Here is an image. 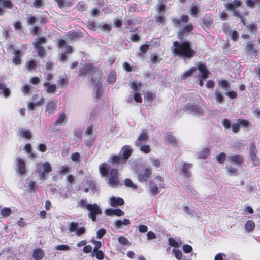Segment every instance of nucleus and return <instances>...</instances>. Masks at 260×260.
Returning a JSON list of instances; mask_svg holds the SVG:
<instances>
[{
  "label": "nucleus",
  "mask_w": 260,
  "mask_h": 260,
  "mask_svg": "<svg viewBox=\"0 0 260 260\" xmlns=\"http://www.w3.org/2000/svg\"><path fill=\"white\" fill-rule=\"evenodd\" d=\"M0 90L5 98H8L10 95V90L9 88H7L5 84L0 83Z\"/></svg>",
  "instance_id": "obj_33"
},
{
  "label": "nucleus",
  "mask_w": 260,
  "mask_h": 260,
  "mask_svg": "<svg viewBox=\"0 0 260 260\" xmlns=\"http://www.w3.org/2000/svg\"><path fill=\"white\" fill-rule=\"evenodd\" d=\"M210 151V149L208 148H204L201 151L198 152V157L200 159L206 158Z\"/></svg>",
  "instance_id": "obj_34"
},
{
  "label": "nucleus",
  "mask_w": 260,
  "mask_h": 260,
  "mask_svg": "<svg viewBox=\"0 0 260 260\" xmlns=\"http://www.w3.org/2000/svg\"><path fill=\"white\" fill-rule=\"evenodd\" d=\"M255 224L252 220H248L245 225V228L248 232H251L254 230Z\"/></svg>",
  "instance_id": "obj_38"
},
{
  "label": "nucleus",
  "mask_w": 260,
  "mask_h": 260,
  "mask_svg": "<svg viewBox=\"0 0 260 260\" xmlns=\"http://www.w3.org/2000/svg\"><path fill=\"white\" fill-rule=\"evenodd\" d=\"M39 20V18H36L34 16H31L27 18V22L29 25H33Z\"/></svg>",
  "instance_id": "obj_53"
},
{
  "label": "nucleus",
  "mask_w": 260,
  "mask_h": 260,
  "mask_svg": "<svg viewBox=\"0 0 260 260\" xmlns=\"http://www.w3.org/2000/svg\"><path fill=\"white\" fill-rule=\"evenodd\" d=\"M183 212L187 215H188L190 218L193 217L194 216L195 212L194 210L190 209L187 206H183L182 207Z\"/></svg>",
  "instance_id": "obj_37"
},
{
  "label": "nucleus",
  "mask_w": 260,
  "mask_h": 260,
  "mask_svg": "<svg viewBox=\"0 0 260 260\" xmlns=\"http://www.w3.org/2000/svg\"><path fill=\"white\" fill-rule=\"evenodd\" d=\"M148 138L146 132L143 130V132L139 136L135 142L136 146H140L143 143L145 142Z\"/></svg>",
  "instance_id": "obj_19"
},
{
  "label": "nucleus",
  "mask_w": 260,
  "mask_h": 260,
  "mask_svg": "<svg viewBox=\"0 0 260 260\" xmlns=\"http://www.w3.org/2000/svg\"><path fill=\"white\" fill-rule=\"evenodd\" d=\"M132 152V148L129 145H125L122 147L120 152V154L122 155V161L125 162L131 155Z\"/></svg>",
  "instance_id": "obj_15"
},
{
  "label": "nucleus",
  "mask_w": 260,
  "mask_h": 260,
  "mask_svg": "<svg viewBox=\"0 0 260 260\" xmlns=\"http://www.w3.org/2000/svg\"><path fill=\"white\" fill-rule=\"evenodd\" d=\"M140 147V150L146 153H149L151 150L150 146L148 145H141Z\"/></svg>",
  "instance_id": "obj_60"
},
{
  "label": "nucleus",
  "mask_w": 260,
  "mask_h": 260,
  "mask_svg": "<svg viewBox=\"0 0 260 260\" xmlns=\"http://www.w3.org/2000/svg\"><path fill=\"white\" fill-rule=\"evenodd\" d=\"M116 73L115 72H111L108 78V82L109 84H112L116 81Z\"/></svg>",
  "instance_id": "obj_44"
},
{
  "label": "nucleus",
  "mask_w": 260,
  "mask_h": 260,
  "mask_svg": "<svg viewBox=\"0 0 260 260\" xmlns=\"http://www.w3.org/2000/svg\"><path fill=\"white\" fill-rule=\"evenodd\" d=\"M93 254H95V257L99 260H102L104 258V253L101 250H96V251H93Z\"/></svg>",
  "instance_id": "obj_49"
},
{
  "label": "nucleus",
  "mask_w": 260,
  "mask_h": 260,
  "mask_svg": "<svg viewBox=\"0 0 260 260\" xmlns=\"http://www.w3.org/2000/svg\"><path fill=\"white\" fill-rule=\"evenodd\" d=\"M86 209L89 211L88 215L92 221H96V215L101 214L102 212L101 208L95 203L93 204H87Z\"/></svg>",
  "instance_id": "obj_7"
},
{
  "label": "nucleus",
  "mask_w": 260,
  "mask_h": 260,
  "mask_svg": "<svg viewBox=\"0 0 260 260\" xmlns=\"http://www.w3.org/2000/svg\"><path fill=\"white\" fill-rule=\"evenodd\" d=\"M173 251L175 254V257L177 259H180L182 257V252L177 249H173Z\"/></svg>",
  "instance_id": "obj_64"
},
{
  "label": "nucleus",
  "mask_w": 260,
  "mask_h": 260,
  "mask_svg": "<svg viewBox=\"0 0 260 260\" xmlns=\"http://www.w3.org/2000/svg\"><path fill=\"white\" fill-rule=\"evenodd\" d=\"M152 174V169L150 167L146 168L142 173L137 175V178L140 182H146L150 177Z\"/></svg>",
  "instance_id": "obj_10"
},
{
  "label": "nucleus",
  "mask_w": 260,
  "mask_h": 260,
  "mask_svg": "<svg viewBox=\"0 0 260 260\" xmlns=\"http://www.w3.org/2000/svg\"><path fill=\"white\" fill-rule=\"evenodd\" d=\"M222 124L223 126L225 128H226V129L230 128V127L231 126V124L230 120L226 118L223 119L222 120Z\"/></svg>",
  "instance_id": "obj_62"
},
{
  "label": "nucleus",
  "mask_w": 260,
  "mask_h": 260,
  "mask_svg": "<svg viewBox=\"0 0 260 260\" xmlns=\"http://www.w3.org/2000/svg\"><path fill=\"white\" fill-rule=\"evenodd\" d=\"M118 171L116 169H112L110 172V175L108 179V184L111 187H116L121 186L122 183L118 177Z\"/></svg>",
  "instance_id": "obj_4"
},
{
  "label": "nucleus",
  "mask_w": 260,
  "mask_h": 260,
  "mask_svg": "<svg viewBox=\"0 0 260 260\" xmlns=\"http://www.w3.org/2000/svg\"><path fill=\"white\" fill-rule=\"evenodd\" d=\"M93 126L90 125L87 127L85 132L84 141L86 145L88 147L93 145L96 138V135L93 134Z\"/></svg>",
  "instance_id": "obj_9"
},
{
  "label": "nucleus",
  "mask_w": 260,
  "mask_h": 260,
  "mask_svg": "<svg viewBox=\"0 0 260 260\" xmlns=\"http://www.w3.org/2000/svg\"><path fill=\"white\" fill-rule=\"evenodd\" d=\"M226 155L224 152H220L216 157L217 161L219 164H223L226 159Z\"/></svg>",
  "instance_id": "obj_36"
},
{
  "label": "nucleus",
  "mask_w": 260,
  "mask_h": 260,
  "mask_svg": "<svg viewBox=\"0 0 260 260\" xmlns=\"http://www.w3.org/2000/svg\"><path fill=\"white\" fill-rule=\"evenodd\" d=\"M166 139L167 142L175 146L176 144V141L175 138L172 135L169 134L166 136Z\"/></svg>",
  "instance_id": "obj_46"
},
{
  "label": "nucleus",
  "mask_w": 260,
  "mask_h": 260,
  "mask_svg": "<svg viewBox=\"0 0 260 260\" xmlns=\"http://www.w3.org/2000/svg\"><path fill=\"white\" fill-rule=\"evenodd\" d=\"M44 5V2L43 0H35L33 3V6L35 8H39Z\"/></svg>",
  "instance_id": "obj_63"
},
{
  "label": "nucleus",
  "mask_w": 260,
  "mask_h": 260,
  "mask_svg": "<svg viewBox=\"0 0 260 260\" xmlns=\"http://www.w3.org/2000/svg\"><path fill=\"white\" fill-rule=\"evenodd\" d=\"M45 102L43 97H41L40 100L36 102H31L28 104V108L30 110H34L35 106H39L43 105Z\"/></svg>",
  "instance_id": "obj_30"
},
{
  "label": "nucleus",
  "mask_w": 260,
  "mask_h": 260,
  "mask_svg": "<svg viewBox=\"0 0 260 260\" xmlns=\"http://www.w3.org/2000/svg\"><path fill=\"white\" fill-rule=\"evenodd\" d=\"M213 21L212 16L211 15L206 14L203 18V23L206 26H210Z\"/></svg>",
  "instance_id": "obj_29"
},
{
  "label": "nucleus",
  "mask_w": 260,
  "mask_h": 260,
  "mask_svg": "<svg viewBox=\"0 0 260 260\" xmlns=\"http://www.w3.org/2000/svg\"><path fill=\"white\" fill-rule=\"evenodd\" d=\"M52 171V168L49 162H45L40 165L37 170V173L41 180H46V175Z\"/></svg>",
  "instance_id": "obj_8"
},
{
  "label": "nucleus",
  "mask_w": 260,
  "mask_h": 260,
  "mask_svg": "<svg viewBox=\"0 0 260 260\" xmlns=\"http://www.w3.org/2000/svg\"><path fill=\"white\" fill-rule=\"evenodd\" d=\"M78 33L76 31H69L67 33L68 39L72 40L78 37Z\"/></svg>",
  "instance_id": "obj_50"
},
{
  "label": "nucleus",
  "mask_w": 260,
  "mask_h": 260,
  "mask_svg": "<svg viewBox=\"0 0 260 260\" xmlns=\"http://www.w3.org/2000/svg\"><path fill=\"white\" fill-rule=\"evenodd\" d=\"M193 25L192 24H189L186 25L182 29V32H180L178 35V37L181 39L182 36L185 33L190 32L193 30Z\"/></svg>",
  "instance_id": "obj_31"
},
{
  "label": "nucleus",
  "mask_w": 260,
  "mask_h": 260,
  "mask_svg": "<svg viewBox=\"0 0 260 260\" xmlns=\"http://www.w3.org/2000/svg\"><path fill=\"white\" fill-rule=\"evenodd\" d=\"M150 160L152 162V165L155 167H158L160 165V162L159 160L155 157H150Z\"/></svg>",
  "instance_id": "obj_59"
},
{
  "label": "nucleus",
  "mask_w": 260,
  "mask_h": 260,
  "mask_svg": "<svg viewBox=\"0 0 260 260\" xmlns=\"http://www.w3.org/2000/svg\"><path fill=\"white\" fill-rule=\"evenodd\" d=\"M77 9L80 11H84L86 10L87 6L84 1L79 2L76 6Z\"/></svg>",
  "instance_id": "obj_42"
},
{
  "label": "nucleus",
  "mask_w": 260,
  "mask_h": 260,
  "mask_svg": "<svg viewBox=\"0 0 260 260\" xmlns=\"http://www.w3.org/2000/svg\"><path fill=\"white\" fill-rule=\"evenodd\" d=\"M189 21V16L186 15H182L180 19L178 18H174L172 20V21L175 25V26L177 27L181 28L182 27V25L181 24V21L183 22L184 23H187Z\"/></svg>",
  "instance_id": "obj_17"
},
{
  "label": "nucleus",
  "mask_w": 260,
  "mask_h": 260,
  "mask_svg": "<svg viewBox=\"0 0 260 260\" xmlns=\"http://www.w3.org/2000/svg\"><path fill=\"white\" fill-rule=\"evenodd\" d=\"M257 150L254 144H252L250 147V157L253 164L254 166L258 165L259 160L257 156Z\"/></svg>",
  "instance_id": "obj_14"
},
{
  "label": "nucleus",
  "mask_w": 260,
  "mask_h": 260,
  "mask_svg": "<svg viewBox=\"0 0 260 260\" xmlns=\"http://www.w3.org/2000/svg\"><path fill=\"white\" fill-rule=\"evenodd\" d=\"M94 68V67H93V64L92 63H85L82 67L80 68L79 70V76L86 74L90 71H91L92 73L93 69Z\"/></svg>",
  "instance_id": "obj_18"
},
{
  "label": "nucleus",
  "mask_w": 260,
  "mask_h": 260,
  "mask_svg": "<svg viewBox=\"0 0 260 260\" xmlns=\"http://www.w3.org/2000/svg\"><path fill=\"white\" fill-rule=\"evenodd\" d=\"M14 56L12 62L16 65H19L21 63V57L22 54L20 50H14L13 51Z\"/></svg>",
  "instance_id": "obj_22"
},
{
  "label": "nucleus",
  "mask_w": 260,
  "mask_h": 260,
  "mask_svg": "<svg viewBox=\"0 0 260 260\" xmlns=\"http://www.w3.org/2000/svg\"><path fill=\"white\" fill-rule=\"evenodd\" d=\"M122 158L117 156H114L112 159L111 161L113 164H120V163H124V162L122 161Z\"/></svg>",
  "instance_id": "obj_57"
},
{
  "label": "nucleus",
  "mask_w": 260,
  "mask_h": 260,
  "mask_svg": "<svg viewBox=\"0 0 260 260\" xmlns=\"http://www.w3.org/2000/svg\"><path fill=\"white\" fill-rule=\"evenodd\" d=\"M155 179L157 181V184L153 180L150 182L149 189L152 196H156L159 193L158 188H163L165 187V184L161 177L156 176Z\"/></svg>",
  "instance_id": "obj_6"
},
{
  "label": "nucleus",
  "mask_w": 260,
  "mask_h": 260,
  "mask_svg": "<svg viewBox=\"0 0 260 260\" xmlns=\"http://www.w3.org/2000/svg\"><path fill=\"white\" fill-rule=\"evenodd\" d=\"M2 6L3 8L12 9L13 8V4L10 0H4Z\"/></svg>",
  "instance_id": "obj_48"
},
{
  "label": "nucleus",
  "mask_w": 260,
  "mask_h": 260,
  "mask_svg": "<svg viewBox=\"0 0 260 260\" xmlns=\"http://www.w3.org/2000/svg\"><path fill=\"white\" fill-rule=\"evenodd\" d=\"M197 69H198L199 71L202 73L200 76L203 79H206L208 77V71L207 69L205 64L199 62L197 66Z\"/></svg>",
  "instance_id": "obj_20"
},
{
  "label": "nucleus",
  "mask_w": 260,
  "mask_h": 260,
  "mask_svg": "<svg viewBox=\"0 0 260 260\" xmlns=\"http://www.w3.org/2000/svg\"><path fill=\"white\" fill-rule=\"evenodd\" d=\"M67 118L64 113H59L58 116L54 122L55 126L63 125L67 122Z\"/></svg>",
  "instance_id": "obj_23"
},
{
  "label": "nucleus",
  "mask_w": 260,
  "mask_h": 260,
  "mask_svg": "<svg viewBox=\"0 0 260 260\" xmlns=\"http://www.w3.org/2000/svg\"><path fill=\"white\" fill-rule=\"evenodd\" d=\"M44 255V251L40 248H37L34 250L32 256L36 260L42 259Z\"/></svg>",
  "instance_id": "obj_25"
},
{
  "label": "nucleus",
  "mask_w": 260,
  "mask_h": 260,
  "mask_svg": "<svg viewBox=\"0 0 260 260\" xmlns=\"http://www.w3.org/2000/svg\"><path fill=\"white\" fill-rule=\"evenodd\" d=\"M243 156L240 155H231L228 157L225 169L230 175H237L238 168L244 162Z\"/></svg>",
  "instance_id": "obj_2"
},
{
  "label": "nucleus",
  "mask_w": 260,
  "mask_h": 260,
  "mask_svg": "<svg viewBox=\"0 0 260 260\" xmlns=\"http://www.w3.org/2000/svg\"><path fill=\"white\" fill-rule=\"evenodd\" d=\"M190 15L193 17H197V15L199 12V6L196 3H193L190 8Z\"/></svg>",
  "instance_id": "obj_32"
},
{
  "label": "nucleus",
  "mask_w": 260,
  "mask_h": 260,
  "mask_svg": "<svg viewBox=\"0 0 260 260\" xmlns=\"http://www.w3.org/2000/svg\"><path fill=\"white\" fill-rule=\"evenodd\" d=\"M197 71V68L195 67H193L190 68L189 70L186 71L184 73L183 75V78H187L188 77L190 76L193 73H194Z\"/></svg>",
  "instance_id": "obj_41"
},
{
  "label": "nucleus",
  "mask_w": 260,
  "mask_h": 260,
  "mask_svg": "<svg viewBox=\"0 0 260 260\" xmlns=\"http://www.w3.org/2000/svg\"><path fill=\"white\" fill-rule=\"evenodd\" d=\"M26 67L28 70H35L36 68V61L34 60L29 61Z\"/></svg>",
  "instance_id": "obj_54"
},
{
  "label": "nucleus",
  "mask_w": 260,
  "mask_h": 260,
  "mask_svg": "<svg viewBox=\"0 0 260 260\" xmlns=\"http://www.w3.org/2000/svg\"><path fill=\"white\" fill-rule=\"evenodd\" d=\"M109 203L111 206L116 207L118 206L123 205L124 203V201L121 197L112 196L110 198Z\"/></svg>",
  "instance_id": "obj_16"
},
{
  "label": "nucleus",
  "mask_w": 260,
  "mask_h": 260,
  "mask_svg": "<svg viewBox=\"0 0 260 260\" xmlns=\"http://www.w3.org/2000/svg\"><path fill=\"white\" fill-rule=\"evenodd\" d=\"M214 94L215 95V101L217 103L223 104L224 103L223 96L218 89L215 90Z\"/></svg>",
  "instance_id": "obj_27"
},
{
  "label": "nucleus",
  "mask_w": 260,
  "mask_h": 260,
  "mask_svg": "<svg viewBox=\"0 0 260 260\" xmlns=\"http://www.w3.org/2000/svg\"><path fill=\"white\" fill-rule=\"evenodd\" d=\"M191 164L184 163L181 171V174L185 177H189L191 176L190 169L192 168Z\"/></svg>",
  "instance_id": "obj_21"
},
{
  "label": "nucleus",
  "mask_w": 260,
  "mask_h": 260,
  "mask_svg": "<svg viewBox=\"0 0 260 260\" xmlns=\"http://www.w3.org/2000/svg\"><path fill=\"white\" fill-rule=\"evenodd\" d=\"M124 185L128 187L132 188L133 190L137 189V186L135 185L130 179H126L124 181Z\"/></svg>",
  "instance_id": "obj_43"
},
{
  "label": "nucleus",
  "mask_w": 260,
  "mask_h": 260,
  "mask_svg": "<svg viewBox=\"0 0 260 260\" xmlns=\"http://www.w3.org/2000/svg\"><path fill=\"white\" fill-rule=\"evenodd\" d=\"M184 109L185 111L197 117H202L204 115V111L202 107L194 103L187 104Z\"/></svg>",
  "instance_id": "obj_3"
},
{
  "label": "nucleus",
  "mask_w": 260,
  "mask_h": 260,
  "mask_svg": "<svg viewBox=\"0 0 260 260\" xmlns=\"http://www.w3.org/2000/svg\"><path fill=\"white\" fill-rule=\"evenodd\" d=\"M28 189H27V192L29 193H32L35 192V185L36 182L33 181H29L27 183Z\"/></svg>",
  "instance_id": "obj_39"
},
{
  "label": "nucleus",
  "mask_w": 260,
  "mask_h": 260,
  "mask_svg": "<svg viewBox=\"0 0 260 260\" xmlns=\"http://www.w3.org/2000/svg\"><path fill=\"white\" fill-rule=\"evenodd\" d=\"M78 223L75 222H71L69 225V230L70 232H76L78 229Z\"/></svg>",
  "instance_id": "obj_61"
},
{
  "label": "nucleus",
  "mask_w": 260,
  "mask_h": 260,
  "mask_svg": "<svg viewBox=\"0 0 260 260\" xmlns=\"http://www.w3.org/2000/svg\"><path fill=\"white\" fill-rule=\"evenodd\" d=\"M17 167L16 172L20 175H23L26 173V164L25 161L20 158H17L15 160Z\"/></svg>",
  "instance_id": "obj_11"
},
{
  "label": "nucleus",
  "mask_w": 260,
  "mask_h": 260,
  "mask_svg": "<svg viewBox=\"0 0 260 260\" xmlns=\"http://www.w3.org/2000/svg\"><path fill=\"white\" fill-rule=\"evenodd\" d=\"M57 108V102L51 100L48 102L46 106L45 112H46L48 115H52L56 111Z\"/></svg>",
  "instance_id": "obj_13"
},
{
  "label": "nucleus",
  "mask_w": 260,
  "mask_h": 260,
  "mask_svg": "<svg viewBox=\"0 0 260 260\" xmlns=\"http://www.w3.org/2000/svg\"><path fill=\"white\" fill-rule=\"evenodd\" d=\"M55 249L58 251H68L70 249V248L68 245L62 244L57 245Z\"/></svg>",
  "instance_id": "obj_56"
},
{
  "label": "nucleus",
  "mask_w": 260,
  "mask_h": 260,
  "mask_svg": "<svg viewBox=\"0 0 260 260\" xmlns=\"http://www.w3.org/2000/svg\"><path fill=\"white\" fill-rule=\"evenodd\" d=\"M219 86L222 88L224 90L228 91L229 83L226 80L219 81L218 82Z\"/></svg>",
  "instance_id": "obj_51"
},
{
  "label": "nucleus",
  "mask_w": 260,
  "mask_h": 260,
  "mask_svg": "<svg viewBox=\"0 0 260 260\" xmlns=\"http://www.w3.org/2000/svg\"><path fill=\"white\" fill-rule=\"evenodd\" d=\"M58 84L61 85V87H63L68 84V79L66 77H59V80L58 81Z\"/></svg>",
  "instance_id": "obj_55"
},
{
  "label": "nucleus",
  "mask_w": 260,
  "mask_h": 260,
  "mask_svg": "<svg viewBox=\"0 0 260 260\" xmlns=\"http://www.w3.org/2000/svg\"><path fill=\"white\" fill-rule=\"evenodd\" d=\"M43 85L46 88V92L47 93L54 94L56 92L57 88L56 85L50 84L48 82H45Z\"/></svg>",
  "instance_id": "obj_26"
},
{
  "label": "nucleus",
  "mask_w": 260,
  "mask_h": 260,
  "mask_svg": "<svg viewBox=\"0 0 260 260\" xmlns=\"http://www.w3.org/2000/svg\"><path fill=\"white\" fill-rule=\"evenodd\" d=\"M11 213V210L9 208H4L1 210V214L4 217H8Z\"/></svg>",
  "instance_id": "obj_52"
},
{
  "label": "nucleus",
  "mask_w": 260,
  "mask_h": 260,
  "mask_svg": "<svg viewBox=\"0 0 260 260\" xmlns=\"http://www.w3.org/2000/svg\"><path fill=\"white\" fill-rule=\"evenodd\" d=\"M35 48L38 51V55L40 57H44L46 55V52L43 47H42V46H39V45L34 46Z\"/></svg>",
  "instance_id": "obj_35"
},
{
  "label": "nucleus",
  "mask_w": 260,
  "mask_h": 260,
  "mask_svg": "<svg viewBox=\"0 0 260 260\" xmlns=\"http://www.w3.org/2000/svg\"><path fill=\"white\" fill-rule=\"evenodd\" d=\"M171 50L174 56L180 57L184 59H190L196 55V51L191 48L189 41H175L173 43Z\"/></svg>",
  "instance_id": "obj_1"
},
{
  "label": "nucleus",
  "mask_w": 260,
  "mask_h": 260,
  "mask_svg": "<svg viewBox=\"0 0 260 260\" xmlns=\"http://www.w3.org/2000/svg\"><path fill=\"white\" fill-rule=\"evenodd\" d=\"M101 73L100 71L98 68L94 67V68L93 69L92 72L91 81L95 86L99 85L101 80Z\"/></svg>",
  "instance_id": "obj_12"
},
{
  "label": "nucleus",
  "mask_w": 260,
  "mask_h": 260,
  "mask_svg": "<svg viewBox=\"0 0 260 260\" xmlns=\"http://www.w3.org/2000/svg\"><path fill=\"white\" fill-rule=\"evenodd\" d=\"M20 135L22 137H25L27 139H30L32 137V134L30 131L29 130H23L22 129L20 131Z\"/></svg>",
  "instance_id": "obj_45"
},
{
  "label": "nucleus",
  "mask_w": 260,
  "mask_h": 260,
  "mask_svg": "<svg viewBox=\"0 0 260 260\" xmlns=\"http://www.w3.org/2000/svg\"><path fill=\"white\" fill-rule=\"evenodd\" d=\"M141 84L140 83H138L137 82H133L131 84L132 88L136 91V92H138L140 90V88L141 87Z\"/></svg>",
  "instance_id": "obj_58"
},
{
  "label": "nucleus",
  "mask_w": 260,
  "mask_h": 260,
  "mask_svg": "<svg viewBox=\"0 0 260 260\" xmlns=\"http://www.w3.org/2000/svg\"><path fill=\"white\" fill-rule=\"evenodd\" d=\"M241 5V1L240 0H234L231 3L225 4L224 6L227 10L233 12V16L240 18L241 22H243V17L240 15L239 12L236 10V9L240 7Z\"/></svg>",
  "instance_id": "obj_5"
},
{
  "label": "nucleus",
  "mask_w": 260,
  "mask_h": 260,
  "mask_svg": "<svg viewBox=\"0 0 260 260\" xmlns=\"http://www.w3.org/2000/svg\"><path fill=\"white\" fill-rule=\"evenodd\" d=\"M131 223L130 220L127 219H124L123 220H118L114 223V227L116 229L120 228L122 225H129Z\"/></svg>",
  "instance_id": "obj_28"
},
{
  "label": "nucleus",
  "mask_w": 260,
  "mask_h": 260,
  "mask_svg": "<svg viewBox=\"0 0 260 260\" xmlns=\"http://www.w3.org/2000/svg\"><path fill=\"white\" fill-rule=\"evenodd\" d=\"M118 242L123 245H130L131 243L129 242L127 239H126L125 237L120 236L118 238Z\"/></svg>",
  "instance_id": "obj_47"
},
{
  "label": "nucleus",
  "mask_w": 260,
  "mask_h": 260,
  "mask_svg": "<svg viewBox=\"0 0 260 260\" xmlns=\"http://www.w3.org/2000/svg\"><path fill=\"white\" fill-rule=\"evenodd\" d=\"M46 43V37H42L40 38H37L35 40V42L33 43L34 46H36L39 45V46H41L42 44H45Z\"/></svg>",
  "instance_id": "obj_40"
},
{
  "label": "nucleus",
  "mask_w": 260,
  "mask_h": 260,
  "mask_svg": "<svg viewBox=\"0 0 260 260\" xmlns=\"http://www.w3.org/2000/svg\"><path fill=\"white\" fill-rule=\"evenodd\" d=\"M99 171L101 175L103 177H108L109 168L108 165L106 163H102L99 166Z\"/></svg>",
  "instance_id": "obj_24"
}]
</instances>
